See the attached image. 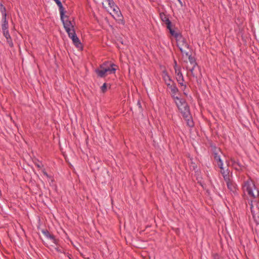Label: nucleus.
Instances as JSON below:
<instances>
[{
	"label": "nucleus",
	"mask_w": 259,
	"mask_h": 259,
	"mask_svg": "<svg viewBox=\"0 0 259 259\" xmlns=\"http://www.w3.org/2000/svg\"><path fill=\"white\" fill-rule=\"evenodd\" d=\"M160 17L161 20L165 23L166 25L167 28H169V26L171 25V22L169 20V18L167 17L166 14L164 13H161L160 14Z\"/></svg>",
	"instance_id": "ddd939ff"
},
{
	"label": "nucleus",
	"mask_w": 259,
	"mask_h": 259,
	"mask_svg": "<svg viewBox=\"0 0 259 259\" xmlns=\"http://www.w3.org/2000/svg\"><path fill=\"white\" fill-rule=\"evenodd\" d=\"M175 83V82L171 79V77L165 81V83L166 84L167 87L168 86V84H171V83Z\"/></svg>",
	"instance_id": "393cba45"
},
{
	"label": "nucleus",
	"mask_w": 259,
	"mask_h": 259,
	"mask_svg": "<svg viewBox=\"0 0 259 259\" xmlns=\"http://www.w3.org/2000/svg\"><path fill=\"white\" fill-rule=\"evenodd\" d=\"M231 161L232 166L236 170L239 171L242 169L243 166L238 161H236L235 159H231Z\"/></svg>",
	"instance_id": "2eb2a0df"
},
{
	"label": "nucleus",
	"mask_w": 259,
	"mask_h": 259,
	"mask_svg": "<svg viewBox=\"0 0 259 259\" xmlns=\"http://www.w3.org/2000/svg\"><path fill=\"white\" fill-rule=\"evenodd\" d=\"M242 189L244 193L247 194L250 198H259V190L256 187L253 182L250 179L244 182Z\"/></svg>",
	"instance_id": "7ed1b4c3"
},
{
	"label": "nucleus",
	"mask_w": 259,
	"mask_h": 259,
	"mask_svg": "<svg viewBox=\"0 0 259 259\" xmlns=\"http://www.w3.org/2000/svg\"><path fill=\"white\" fill-rule=\"evenodd\" d=\"M215 259H219V258H215Z\"/></svg>",
	"instance_id": "4c0bfd02"
},
{
	"label": "nucleus",
	"mask_w": 259,
	"mask_h": 259,
	"mask_svg": "<svg viewBox=\"0 0 259 259\" xmlns=\"http://www.w3.org/2000/svg\"><path fill=\"white\" fill-rule=\"evenodd\" d=\"M101 91L103 93H105L107 90V84L106 83H104L103 85L101 88Z\"/></svg>",
	"instance_id": "a878e982"
},
{
	"label": "nucleus",
	"mask_w": 259,
	"mask_h": 259,
	"mask_svg": "<svg viewBox=\"0 0 259 259\" xmlns=\"http://www.w3.org/2000/svg\"><path fill=\"white\" fill-rule=\"evenodd\" d=\"M105 1H107V0H105Z\"/></svg>",
	"instance_id": "e433bc0d"
},
{
	"label": "nucleus",
	"mask_w": 259,
	"mask_h": 259,
	"mask_svg": "<svg viewBox=\"0 0 259 259\" xmlns=\"http://www.w3.org/2000/svg\"><path fill=\"white\" fill-rule=\"evenodd\" d=\"M3 32L4 35L6 37V39H8L9 37H11L10 34L9 32V30L3 31Z\"/></svg>",
	"instance_id": "5701e85b"
},
{
	"label": "nucleus",
	"mask_w": 259,
	"mask_h": 259,
	"mask_svg": "<svg viewBox=\"0 0 259 259\" xmlns=\"http://www.w3.org/2000/svg\"><path fill=\"white\" fill-rule=\"evenodd\" d=\"M55 249L58 251V252H61V250H60V249L59 248H56Z\"/></svg>",
	"instance_id": "72a5a7b5"
},
{
	"label": "nucleus",
	"mask_w": 259,
	"mask_h": 259,
	"mask_svg": "<svg viewBox=\"0 0 259 259\" xmlns=\"http://www.w3.org/2000/svg\"><path fill=\"white\" fill-rule=\"evenodd\" d=\"M109 6L112 8V7H113L114 6H116V5L115 4V3L113 2V1H112L111 2V3H110L109 4H108Z\"/></svg>",
	"instance_id": "7c9ffc66"
},
{
	"label": "nucleus",
	"mask_w": 259,
	"mask_h": 259,
	"mask_svg": "<svg viewBox=\"0 0 259 259\" xmlns=\"http://www.w3.org/2000/svg\"><path fill=\"white\" fill-rule=\"evenodd\" d=\"M1 12L2 14V21L3 24L2 25V28L3 32L8 30V27H9V24H8V21L7 20V13H6V9L5 7L3 6V5H1Z\"/></svg>",
	"instance_id": "0eeeda50"
},
{
	"label": "nucleus",
	"mask_w": 259,
	"mask_h": 259,
	"mask_svg": "<svg viewBox=\"0 0 259 259\" xmlns=\"http://www.w3.org/2000/svg\"><path fill=\"white\" fill-rule=\"evenodd\" d=\"M42 172H43V174L46 176L47 177H49L48 173L45 170H42Z\"/></svg>",
	"instance_id": "2f4dec72"
},
{
	"label": "nucleus",
	"mask_w": 259,
	"mask_h": 259,
	"mask_svg": "<svg viewBox=\"0 0 259 259\" xmlns=\"http://www.w3.org/2000/svg\"><path fill=\"white\" fill-rule=\"evenodd\" d=\"M168 89L170 90L171 92V96L174 100L179 98V97L177 96V94L179 92V90L177 87L176 83H171V84H168L167 86Z\"/></svg>",
	"instance_id": "1a4fd4ad"
},
{
	"label": "nucleus",
	"mask_w": 259,
	"mask_h": 259,
	"mask_svg": "<svg viewBox=\"0 0 259 259\" xmlns=\"http://www.w3.org/2000/svg\"><path fill=\"white\" fill-rule=\"evenodd\" d=\"M227 184V188L231 191L235 193L236 191V185L233 182V181L230 178H228V180H225Z\"/></svg>",
	"instance_id": "9b49d317"
},
{
	"label": "nucleus",
	"mask_w": 259,
	"mask_h": 259,
	"mask_svg": "<svg viewBox=\"0 0 259 259\" xmlns=\"http://www.w3.org/2000/svg\"><path fill=\"white\" fill-rule=\"evenodd\" d=\"M175 71V73L176 75V79L178 83L181 85V89L183 91H185V89L187 88L186 84L185 83L184 78L183 75L181 72V69L176 70ZM184 94L186 95V93L184 92Z\"/></svg>",
	"instance_id": "423d86ee"
},
{
	"label": "nucleus",
	"mask_w": 259,
	"mask_h": 259,
	"mask_svg": "<svg viewBox=\"0 0 259 259\" xmlns=\"http://www.w3.org/2000/svg\"><path fill=\"white\" fill-rule=\"evenodd\" d=\"M113 0H107L106 2L108 3V4H109Z\"/></svg>",
	"instance_id": "473e14b6"
},
{
	"label": "nucleus",
	"mask_w": 259,
	"mask_h": 259,
	"mask_svg": "<svg viewBox=\"0 0 259 259\" xmlns=\"http://www.w3.org/2000/svg\"><path fill=\"white\" fill-rule=\"evenodd\" d=\"M7 43L8 44L9 46L12 48L14 46L13 42L12 41V39L11 37H9L8 39H7Z\"/></svg>",
	"instance_id": "b1692460"
},
{
	"label": "nucleus",
	"mask_w": 259,
	"mask_h": 259,
	"mask_svg": "<svg viewBox=\"0 0 259 259\" xmlns=\"http://www.w3.org/2000/svg\"><path fill=\"white\" fill-rule=\"evenodd\" d=\"M109 6L112 8V7H113L114 6H116V5L115 4V3L113 2V1H112L111 2V3H110L109 4H108Z\"/></svg>",
	"instance_id": "c756f323"
},
{
	"label": "nucleus",
	"mask_w": 259,
	"mask_h": 259,
	"mask_svg": "<svg viewBox=\"0 0 259 259\" xmlns=\"http://www.w3.org/2000/svg\"><path fill=\"white\" fill-rule=\"evenodd\" d=\"M69 34L70 35H68V36L72 39L73 43L75 45V46L78 49H82V45L80 40L77 36L75 31H72V32Z\"/></svg>",
	"instance_id": "6e6552de"
},
{
	"label": "nucleus",
	"mask_w": 259,
	"mask_h": 259,
	"mask_svg": "<svg viewBox=\"0 0 259 259\" xmlns=\"http://www.w3.org/2000/svg\"><path fill=\"white\" fill-rule=\"evenodd\" d=\"M220 172L222 175L224 180H228V178L230 177L229 175L228 169L225 170L224 167H223V169H221Z\"/></svg>",
	"instance_id": "a211bd4d"
},
{
	"label": "nucleus",
	"mask_w": 259,
	"mask_h": 259,
	"mask_svg": "<svg viewBox=\"0 0 259 259\" xmlns=\"http://www.w3.org/2000/svg\"><path fill=\"white\" fill-rule=\"evenodd\" d=\"M186 56L188 57L189 62L192 66H197L198 64H197V63L196 61V59L194 57H192L191 55L189 54V52H188V55H186Z\"/></svg>",
	"instance_id": "6ab92c4d"
},
{
	"label": "nucleus",
	"mask_w": 259,
	"mask_h": 259,
	"mask_svg": "<svg viewBox=\"0 0 259 259\" xmlns=\"http://www.w3.org/2000/svg\"><path fill=\"white\" fill-rule=\"evenodd\" d=\"M180 3H181V0H178Z\"/></svg>",
	"instance_id": "c9c22d12"
},
{
	"label": "nucleus",
	"mask_w": 259,
	"mask_h": 259,
	"mask_svg": "<svg viewBox=\"0 0 259 259\" xmlns=\"http://www.w3.org/2000/svg\"><path fill=\"white\" fill-rule=\"evenodd\" d=\"M162 76L164 82L170 78V76L168 74V73L166 70L162 71Z\"/></svg>",
	"instance_id": "aec40b11"
},
{
	"label": "nucleus",
	"mask_w": 259,
	"mask_h": 259,
	"mask_svg": "<svg viewBox=\"0 0 259 259\" xmlns=\"http://www.w3.org/2000/svg\"><path fill=\"white\" fill-rule=\"evenodd\" d=\"M111 9H112L113 11L114 12V14H116V15H117L118 16H119V15H121L120 11L119 8L117 6V5L114 6Z\"/></svg>",
	"instance_id": "412c9836"
},
{
	"label": "nucleus",
	"mask_w": 259,
	"mask_h": 259,
	"mask_svg": "<svg viewBox=\"0 0 259 259\" xmlns=\"http://www.w3.org/2000/svg\"><path fill=\"white\" fill-rule=\"evenodd\" d=\"M167 29L169 30L170 34L174 36L176 39H177L179 37H180L182 35L181 33L179 32H176L174 29H172L171 25H170L169 26V28Z\"/></svg>",
	"instance_id": "f3484780"
},
{
	"label": "nucleus",
	"mask_w": 259,
	"mask_h": 259,
	"mask_svg": "<svg viewBox=\"0 0 259 259\" xmlns=\"http://www.w3.org/2000/svg\"><path fill=\"white\" fill-rule=\"evenodd\" d=\"M249 204L250 205V210H251V212L252 214V216L253 218H255V217L257 214V213H255V211L254 210V207L252 204V201H251L250 203Z\"/></svg>",
	"instance_id": "4be33fe9"
},
{
	"label": "nucleus",
	"mask_w": 259,
	"mask_h": 259,
	"mask_svg": "<svg viewBox=\"0 0 259 259\" xmlns=\"http://www.w3.org/2000/svg\"><path fill=\"white\" fill-rule=\"evenodd\" d=\"M41 232L47 238L51 240L54 244H58V240L55 238V236L50 234L47 229L42 230Z\"/></svg>",
	"instance_id": "9d476101"
},
{
	"label": "nucleus",
	"mask_w": 259,
	"mask_h": 259,
	"mask_svg": "<svg viewBox=\"0 0 259 259\" xmlns=\"http://www.w3.org/2000/svg\"><path fill=\"white\" fill-rule=\"evenodd\" d=\"M34 164L39 168H40L43 167L42 164L39 161H38L37 162H35Z\"/></svg>",
	"instance_id": "bb28decb"
},
{
	"label": "nucleus",
	"mask_w": 259,
	"mask_h": 259,
	"mask_svg": "<svg viewBox=\"0 0 259 259\" xmlns=\"http://www.w3.org/2000/svg\"><path fill=\"white\" fill-rule=\"evenodd\" d=\"M55 2L59 7L60 16L62 17L64 14L65 13V9L60 0H55Z\"/></svg>",
	"instance_id": "dca6fc26"
},
{
	"label": "nucleus",
	"mask_w": 259,
	"mask_h": 259,
	"mask_svg": "<svg viewBox=\"0 0 259 259\" xmlns=\"http://www.w3.org/2000/svg\"><path fill=\"white\" fill-rule=\"evenodd\" d=\"M174 69H175V71H176V70H178V69H181V67H179L177 65V61L176 60H174Z\"/></svg>",
	"instance_id": "cd10ccee"
},
{
	"label": "nucleus",
	"mask_w": 259,
	"mask_h": 259,
	"mask_svg": "<svg viewBox=\"0 0 259 259\" xmlns=\"http://www.w3.org/2000/svg\"><path fill=\"white\" fill-rule=\"evenodd\" d=\"M118 66L111 61H106L96 69L95 71L98 77L103 78L107 74H114Z\"/></svg>",
	"instance_id": "f03ea898"
},
{
	"label": "nucleus",
	"mask_w": 259,
	"mask_h": 259,
	"mask_svg": "<svg viewBox=\"0 0 259 259\" xmlns=\"http://www.w3.org/2000/svg\"><path fill=\"white\" fill-rule=\"evenodd\" d=\"M257 209L258 210V215H257V217H259V207H257Z\"/></svg>",
	"instance_id": "f704fd0d"
},
{
	"label": "nucleus",
	"mask_w": 259,
	"mask_h": 259,
	"mask_svg": "<svg viewBox=\"0 0 259 259\" xmlns=\"http://www.w3.org/2000/svg\"><path fill=\"white\" fill-rule=\"evenodd\" d=\"M183 118L186 121L187 126L193 127L194 126L190 107L184 99L179 98L174 100Z\"/></svg>",
	"instance_id": "f257e3e1"
},
{
	"label": "nucleus",
	"mask_w": 259,
	"mask_h": 259,
	"mask_svg": "<svg viewBox=\"0 0 259 259\" xmlns=\"http://www.w3.org/2000/svg\"><path fill=\"white\" fill-rule=\"evenodd\" d=\"M221 151L220 149L215 147L213 150V154L214 156V159L215 161L219 162L221 161L222 159L221 158V155L220 153H221Z\"/></svg>",
	"instance_id": "4468645a"
},
{
	"label": "nucleus",
	"mask_w": 259,
	"mask_h": 259,
	"mask_svg": "<svg viewBox=\"0 0 259 259\" xmlns=\"http://www.w3.org/2000/svg\"><path fill=\"white\" fill-rule=\"evenodd\" d=\"M217 164L220 169H223V162L222 160L217 162Z\"/></svg>",
	"instance_id": "c85d7f7f"
},
{
	"label": "nucleus",
	"mask_w": 259,
	"mask_h": 259,
	"mask_svg": "<svg viewBox=\"0 0 259 259\" xmlns=\"http://www.w3.org/2000/svg\"><path fill=\"white\" fill-rule=\"evenodd\" d=\"M191 72L192 76L196 78H198V76L199 74H201L200 70L199 67L197 65V66H192V68L189 69Z\"/></svg>",
	"instance_id": "f8f14e48"
},
{
	"label": "nucleus",
	"mask_w": 259,
	"mask_h": 259,
	"mask_svg": "<svg viewBox=\"0 0 259 259\" xmlns=\"http://www.w3.org/2000/svg\"><path fill=\"white\" fill-rule=\"evenodd\" d=\"M177 46L179 47L180 51L183 55L185 54L188 55V52L187 50H190V46L187 42L186 39L182 36V35L176 39Z\"/></svg>",
	"instance_id": "20e7f679"
},
{
	"label": "nucleus",
	"mask_w": 259,
	"mask_h": 259,
	"mask_svg": "<svg viewBox=\"0 0 259 259\" xmlns=\"http://www.w3.org/2000/svg\"><path fill=\"white\" fill-rule=\"evenodd\" d=\"M60 18L68 35H70L69 33H71L72 31H75L74 26L72 25L71 21L68 20V17L67 16L64 14L62 17L60 16Z\"/></svg>",
	"instance_id": "39448f33"
}]
</instances>
